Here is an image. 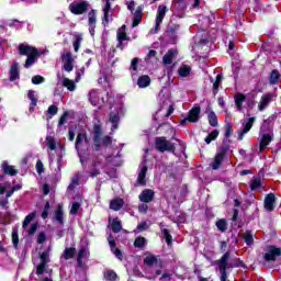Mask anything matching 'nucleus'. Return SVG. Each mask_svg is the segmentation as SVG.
I'll return each mask as SVG.
<instances>
[{
	"instance_id": "23",
	"label": "nucleus",
	"mask_w": 281,
	"mask_h": 281,
	"mask_svg": "<svg viewBox=\"0 0 281 281\" xmlns=\"http://www.w3.org/2000/svg\"><path fill=\"white\" fill-rule=\"evenodd\" d=\"M55 221H57L59 225H65V213L63 211V204H58L55 210Z\"/></svg>"
},
{
	"instance_id": "15",
	"label": "nucleus",
	"mask_w": 281,
	"mask_h": 281,
	"mask_svg": "<svg viewBox=\"0 0 281 281\" xmlns=\"http://www.w3.org/2000/svg\"><path fill=\"white\" fill-rule=\"evenodd\" d=\"M155 199V191L150 189H144L139 194V201L143 203H150Z\"/></svg>"
},
{
	"instance_id": "41",
	"label": "nucleus",
	"mask_w": 281,
	"mask_h": 281,
	"mask_svg": "<svg viewBox=\"0 0 281 281\" xmlns=\"http://www.w3.org/2000/svg\"><path fill=\"white\" fill-rule=\"evenodd\" d=\"M146 247V239L142 236H138L134 240V248L135 249H144Z\"/></svg>"
},
{
	"instance_id": "38",
	"label": "nucleus",
	"mask_w": 281,
	"mask_h": 281,
	"mask_svg": "<svg viewBox=\"0 0 281 281\" xmlns=\"http://www.w3.org/2000/svg\"><path fill=\"white\" fill-rule=\"evenodd\" d=\"M210 126L216 127L218 126V116L214 111H211L207 115Z\"/></svg>"
},
{
	"instance_id": "1",
	"label": "nucleus",
	"mask_w": 281,
	"mask_h": 281,
	"mask_svg": "<svg viewBox=\"0 0 281 281\" xmlns=\"http://www.w3.org/2000/svg\"><path fill=\"white\" fill-rule=\"evenodd\" d=\"M104 135V130L101 124H94L92 130V150L94 153H100L102 148H109L113 144V137Z\"/></svg>"
},
{
	"instance_id": "4",
	"label": "nucleus",
	"mask_w": 281,
	"mask_h": 281,
	"mask_svg": "<svg viewBox=\"0 0 281 281\" xmlns=\"http://www.w3.org/2000/svg\"><path fill=\"white\" fill-rule=\"evenodd\" d=\"M155 148L158 153H172L177 150V146L173 143L166 139L165 136H158L155 138Z\"/></svg>"
},
{
	"instance_id": "37",
	"label": "nucleus",
	"mask_w": 281,
	"mask_h": 281,
	"mask_svg": "<svg viewBox=\"0 0 281 281\" xmlns=\"http://www.w3.org/2000/svg\"><path fill=\"white\" fill-rule=\"evenodd\" d=\"M215 225H216L218 232H222V233L227 232V227H228L227 220H225V218L217 220Z\"/></svg>"
},
{
	"instance_id": "27",
	"label": "nucleus",
	"mask_w": 281,
	"mask_h": 281,
	"mask_svg": "<svg viewBox=\"0 0 281 281\" xmlns=\"http://www.w3.org/2000/svg\"><path fill=\"white\" fill-rule=\"evenodd\" d=\"M146 172H148V166H143L136 180L138 186H146Z\"/></svg>"
},
{
	"instance_id": "58",
	"label": "nucleus",
	"mask_w": 281,
	"mask_h": 281,
	"mask_svg": "<svg viewBox=\"0 0 281 281\" xmlns=\"http://www.w3.org/2000/svg\"><path fill=\"white\" fill-rule=\"evenodd\" d=\"M112 254H114L115 258H117V260H124V254L122 252V250L120 248H114L113 250H111Z\"/></svg>"
},
{
	"instance_id": "14",
	"label": "nucleus",
	"mask_w": 281,
	"mask_h": 281,
	"mask_svg": "<svg viewBox=\"0 0 281 281\" xmlns=\"http://www.w3.org/2000/svg\"><path fill=\"white\" fill-rule=\"evenodd\" d=\"M188 122H191L192 124L199 122V117H201V108L194 106L192 108L188 113Z\"/></svg>"
},
{
	"instance_id": "54",
	"label": "nucleus",
	"mask_w": 281,
	"mask_h": 281,
	"mask_svg": "<svg viewBox=\"0 0 281 281\" xmlns=\"http://www.w3.org/2000/svg\"><path fill=\"white\" fill-rule=\"evenodd\" d=\"M236 267H241L243 269H245V262H243V260H240V258H236L233 260V265H231V268L234 269Z\"/></svg>"
},
{
	"instance_id": "34",
	"label": "nucleus",
	"mask_w": 281,
	"mask_h": 281,
	"mask_svg": "<svg viewBox=\"0 0 281 281\" xmlns=\"http://www.w3.org/2000/svg\"><path fill=\"white\" fill-rule=\"evenodd\" d=\"M262 188V179L260 177H254L250 181V190L256 191Z\"/></svg>"
},
{
	"instance_id": "7",
	"label": "nucleus",
	"mask_w": 281,
	"mask_h": 281,
	"mask_svg": "<svg viewBox=\"0 0 281 281\" xmlns=\"http://www.w3.org/2000/svg\"><path fill=\"white\" fill-rule=\"evenodd\" d=\"M281 256V248L276 245H270L267 247V252L263 254V259L266 262H276Z\"/></svg>"
},
{
	"instance_id": "12",
	"label": "nucleus",
	"mask_w": 281,
	"mask_h": 281,
	"mask_svg": "<svg viewBox=\"0 0 281 281\" xmlns=\"http://www.w3.org/2000/svg\"><path fill=\"white\" fill-rule=\"evenodd\" d=\"M181 31V24H177L175 21H170L166 29V34L172 41H177V36Z\"/></svg>"
},
{
	"instance_id": "63",
	"label": "nucleus",
	"mask_w": 281,
	"mask_h": 281,
	"mask_svg": "<svg viewBox=\"0 0 281 281\" xmlns=\"http://www.w3.org/2000/svg\"><path fill=\"white\" fill-rule=\"evenodd\" d=\"M64 69L65 71H67L68 74L70 71H74V61H65L64 63Z\"/></svg>"
},
{
	"instance_id": "31",
	"label": "nucleus",
	"mask_w": 281,
	"mask_h": 281,
	"mask_svg": "<svg viewBox=\"0 0 281 281\" xmlns=\"http://www.w3.org/2000/svg\"><path fill=\"white\" fill-rule=\"evenodd\" d=\"M76 256V248L75 247H66L63 252L64 260H71Z\"/></svg>"
},
{
	"instance_id": "9",
	"label": "nucleus",
	"mask_w": 281,
	"mask_h": 281,
	"mask_svg": "<svg viewBox=\"0 0 281 281\" xmlns=\"http://www.w3.org/2000/svg\"><path fill=\"white\" fill-rule=\"evenodd\" d=\"M88 25L90 35L95 36V25H98V11L95 9H91L88 13Z\"/></svg>"
},
{
	"instance_id": "60",
	"label": "nucleus",
	"mask_w": 281,
	"mask_h": 281,
	"mask_svg": "<svg viewBox=\"0 0 281 281\" xmlns=\"http://www.w3.org/2000/svg\"><path fill=\"white\" fill-rule=\"evenodd\" d=\"M82 43V36L78 35L76 37V41L72 43L75 52H78L80 49V44Z\"/></svg>"
},
{
	"instance_id": "46",
	"label": "nucleus",
	"mask_w": 281,
	"mask_h": 281,
	"mask_svg": "<svg viewBox=\"0 0 281 281\" xmlns=\"http://www.w3.org/2000/svg\"><path fill=\"white\" fill-rule=\"evenodd\" d=\"M143 262L146 267H153V265H156L157 262V257L155 255H149L143 260Z\"/></svg>"
},
{
	"instance_id": "52",
	"label": "nucleus",
	"mask_w": 281,
	"mask_h": 281,
	"mask_svg": "<svg viewBox=\"0 0 281 281\" xmlns=\"http://www.w3.org/2000/svg\"><path fill=\"white\" fill-rule=\"evenodd\" d=\"M12 243L14 249H19V232H16V229L12 231Z\"/></svg>"
},
{
	"instance_id": "56",
	"label": "nucleus",
	"mask_w": 281,
	"mask_h": 281,
	"mask_svg": "<svg viewBox=\"0 0 281 281\" xmlns=\"http://www.w3.org/2000/svg\"><path fill=\"white\" fill-rule=\"evenodd\" d=\"M108 243L110 245V249L111 251L113 249H116L117 248V244H115V237H113V234H110L109 237H108Z\"/></svg>"
},
{
	"instance_id": "3",
	"label": "nucleus",
	"mask_w": 281,
	"mask_h": 281,
	"mask_svg": "<svg viewBox=\"0 0 281 281\" xmlns=\"http://www.w3.org/2000/svg\"><path fill=\"white\" fill-rule=\"evenodd\" d=\"M227 153H229V144L223 140L222 145L220 146L218 153L213 158V164L210 165L212 170H218V168L223 166V161H225Z\"/></svg>"
},
{
	"instance_id": "10",
	"label": "nucleus",
	"mask_w": 281,
	"mask_h": 281,
	"mask_svg": "<svg viewBox=\"0 0 281 281\" xmlns=\"http://www.w3.org/2000/svg\"><path fill=\"white\" fill-rule=\"evenodd\" d=\"M166 12H168V7L166 5H159L157 13H156V25L154 34H157L159 32V27L164 23V19H166Z\"/></svg>"
},
{
	"instance_id": "17",
	"label": "nucleus",
	"mask_w": 281,
	"mask_h": 281,
	"mask_svg": "<svg viewBox=\"0 0 281 281\" xmlns=\"http://www.w3.org/2000/svg\"><path fill=\"white\" fill-rule=\"evenodd\" d=\"M265 207L268 212H273L276 207V194L269 193L265 198Z\"/></svg>"
},
{
	"instance_id": "36",
	"label": "nucleus",
	"mask_w": 281,
	"mask_h": 281,
	"mask_svg": "<svg viewBox=\"0 0 281 281\" xmlns=\"http://www.w3.org/2000/svg\"><path fill=\"white\" fill-rule=\"evenodd\" d=\"M192 71V68L188 65H182L179 70L178 74L180 76V78H188V76H190Z\"/></svg>"
},
{
	"instance_id": "50",
	"label": "nucleus",
	"mask_w": 281,
	"mask_h": 281,
	"mask_svg": "<svg viewBox=\"0 0 281 281\" xmlns=\"http://www.w3.org/2000/svg\"><path fill=\"white\" fill-rule=\"evenodd\" d=\"M231 135H234V127L232 126V123H227L225 125V134H224V137L226 139H229V136Z\"/></svg>"
},
{
	"instance_id": "6",
	"label": "nucleus",
	"mask_w": 281,
	"mask_h": 281,
	"mask_svg": "<svg viewBox=\"0 0 281 281\" xmlns=\"http://www.w3.org/2000/svg\"><path fill=\"white\" fill-rule=\"evenodd\" d=\"M38 258H40V265H37L35 273L36 276H43V273H45V269H47V265L52 262V260L49 259V249H46L43 252H40Z\"/></svg>"
},
{
	"instance_id": "49",
	"label": "nucleus",
	"mask_w": 281,
	"mask_h": 281,
	"mask_svg": "<svg viewBox=\"0 0 281 281\" xmlns=\"http://www.w3.org/2000/svg\"><path fill=\"white\" fill-rule=\"evenodd\" d=\"M153 58H157V50L155 49H150L148 52V54L145 57V63L149 65L150 63H153Z\"/></svg>"
},
{
	"instance_id": "11",
	"label": "nucleus",
	"mask_w": 281,
	"mask_h": 281,
	"mask_svg": "<svg viewBox=\"0 0 281 281\" xmlns=\"http://www.w3.org/2000/svg\"><path fill=\"white\" fill-rule=\"evenodd\" d=\"M254 122H256V117L251 116L247 120L246 123H244V128L237 130L238 142H243V139H245V135H247V133L254 128Z\"/></svg>"
},
{
	"instance_id": "24",
	"label": "nucleus",
	"mask_w": 281,
	"mask_h": 281,
	"mask_svg": "<svg viewBox=\"0 0 281 281\" xmlns=\"http://www.w3.org/2000/svg\"><path fill=\"white\" fill-rule=\"evenodd\" d=\"M103 280L105 281H117L120 280V277L117 276V272L113 269H106L103 271Z\"/></svg>"
},
{
	"instance_id": "39",
	"label": "nucleus",
	"mask_w": 281,
	"mask_h": 281,
	"mask_svg": "<svg viewBox=\"0 0 281 281\" xmlns=\"http://www.w3.org/2000/svg\"><path fill=\"white\" fill-rule=\"evenodd\" d=\"M112 232L114 234H120V232H122V222H120V218L117 217L112 220Z\"/></svg>"
},
{
	"instance_id": "42",
	"label": "nucleus",
	"mask_w": 281,
	"mask_h": 281,
	"mask_svg": "<svg viewBox=\"0 0 281 281\" xmlns=\"http://www.w3.org/2000/svg\"><path fill=\"white\" fill-rule=\"evenodd\" d=\"M243 238L247 247H251V245H254V235L251 234V231H246Z\"/></svg>"
},
{
	"instance_id": "64",
	"label": "nucleus",
	"mask_w": 281,
	"mask_h": 281,
	"mask_svg": "<svg viewBox=\"0 0 281 281\" xmlns=\"http://www.w3.org/2000/svg\"><path fill=\"white\" fill-rule=\"evenodd\" d=\"M80 180L78 178H72L71 183L68 186V190H76V186H79Z\"/></svg>"
},
{
	"instance_id": "57",
	"label": "nucleus",
	"mask_w": 281,
	"mask_h": 281,
	"mask_svg": "<svg viewBox=\"0 0 281 281\" xmlns=\"http://www.w3.org/2000/svg\"><path fill=\"white\" fill-rule=\"evenodd\" d=\"M49 201L46 202V204L44 205V210L42 212V218L43 221H45L47 218V216H49Z\"/></svg>"
},
{
	"instance_id": "13",
	"label": "nucleus",
	"mask_w": 281,
	"mask_h": 281,
	"mask_svg": "<svg viewBox=\"0 0 281 281\" xmlns=\"http://www.w3.org/2000/svg\"><path fill=\"white\" fill-rule=\"evenodd\" d=\"M109 12H111V16H113V12H115V9L111 8V0H105V4L103 7V19H102V25H104V27L109 25Z\"/></svg>"
},
{
	"instance_id": "28",
	"label": "nucleus",
	"mask_w": 281,
	"mask_h": 281,
	"mask_svg": "<svg viewBox=\"0 0 281 281\" xmlns=\"http://www.w3.org/2000/svg\"><path fill=\"white\" fill-rule=\"evenodd\" d=\"M175 56H177V50L169 49L162 57L164 65H172Z\"/></svg>"
},
{
	"instance_id": "19",
	"label": "nucleus",
	"mask_w": 281,
	"mask_h": 281,
	"mask_svg": "<svg viewBox=\"0 0 281 281\" xmlns=\"http://www.w3.org/2000/svg\"><path fill=\"white\" fill-rule=\"evenodd\" d=\"M273 99V95L271 93H266L261 97L259 105H258V111H265L267 106H269V102Z\"/></svg>"
},
{
	"instance_id": "2",
	"label": "nucleus",
	"mask_w": 281,
	"mask_h": 281,
	"mask_svg": "<svg viewBox=\"0 0 281 281\" xmlns=\"http://www.w3.org/2000/svg\"><path fill=\"white\" fill-rule=\"evenodd\" d=\"M18 49H19L20 56H27L24 64L25 69H30V67H32V65L36 63V57L41 56V52H38V49L34 46H30V45L25 46L24 44H20L18 46Z\"/></svg>"
},
{
	"instance_id": "35",
	"label": "nucleus",
	"mask_w": 281,
	"mask_h": 281,
	"mask_svg": "<svg viewBox=\"0 0 281 281\" xmlns=\"http://www.w3.org/2000/svg\"><path fill=\"white\" fill-rule=\"evenodd\" d=\"M223 82V75H217L215 77V81L213 82V95L216 98L218 94V89L221 88V83Z\"/></svg>"
},
{
	"instance_id": "25",
	"label": "nucleus",
	"mask_w": 281,
	"mask_h": 281,
	"mask_svg": "<svg viewBox=\"0 0 281 281\" xmlns=\"http://www.w3.org/2000/svg\"><path fill=\"white\" fill-rule=\"evenodd\" d=\"M136 85L139 87V89H146V87H150V76L143 75L138 77Z\"/></svg>"
},
{
	"instance_id": "61",
	"label": "nucleus",
	"mask_w": 281,
	"mask_h": 281,
	"mask_svg": "<svg viewBox=\"0 0 281 281\" xmlns=\"http://www.w3.org/2000/svg\"><path fill=\"white\" fill-rule=\"evenodd\" d=\"M37 229H38V222L31 224V227L29 229V236H34Z\"/></svg>"
},
{
	"instance_id": "33",
	"label": "nucleus",
	"mask_w": 281,
	"mask_h": 281,
	"mask_svg": "<svg viewBox=\"0 0 281 281\" xmlns=\"http://www.w3.org/2000/svg\"><path fill=\"white\" fill-rule=\"evenodd\" d=\"M63 87H65L68 91H76V82L67 77H64L61 81Z\"/></svg>"
},
{
	"instance_id": "18",
	"label": "nucleus",
	"mask_w": 281,
	"mask_h": 281,
	"mask_svg": "<svg viewBox=\"0 0 281 281\" xmlns=\"http://www.w3.org/2000/svg\"><path fill=\"white\" fill-rule=\"evenodd\" d=\"M109 120L112 124L111 131L117 130V126L120 125V112L111 111L109 115Z\"/></svg>"
},
{
	"instance_id": "32",
	"label": "nucleus",
	"mask_w": 281,
	"mask_h": 281,
	"mask_svg": "<svg viewBox=\"0 0 281 281\" xmlns=\"http://www.w3.org/2000/svg\"><path fill=\"white\" fill-rule=\"evenodd\" d=\"M85 258H87V247L82 246L77 254L78 267H82V260H85Z\"/></svg>"
},
{
	"instance_id": "43",
	"label": "nucleus",
	"mask_w": 281,
	"mask_h": 281,
	"mask_svg": "<svg viewBox=\"0 0 281 281\" xmlns=\"http://www.w3.org/2000/svg\"><path fill=\"white\" fill-rule=\"evenodd\" d=\"M280 82V71L273 69L270 74V85H278Z\"/></svg>"
},
{
	"instance_id": "5",
	"label": "nucleus",
	"mask_w": 281,
	"mask_h": 281,
	"mask_svg": "<svg viewBox=\"0 0 281 281\" xmlns=\"http://www.w3.org/2000/svg\"><path fill=\"white\" fill-rule=\"evenodd\" d=\"M231 256L232 254L229 251H226L223 254L221 259L216 261L221 274V281H227V270L229 269L228 260Z\"/></svg>"
},
{
	"instance_id": "59",
	"label": "nucleus",
	"mask_w": 281,
	"mask_h": 281,
	"mask_svg": "<svg viewBox=\"0 0 281 281\" xmlns=\"http://www.w3.org/2000/svg\"><path fill=\"white\" fill-rule=\"evenodd\" d=\"M80 212V203L74 202L70 209V214L76 215Z\"/></svg>"
},
{
	"instance_id": "16",
	"label": "nucleus",
	"mask_w": 281,
	"mask_h": 281,
	"mask_svg": "<svg viewBox=\"0 0 281 281\" xmlns=\"http://www.w3.org/2000/svg\"><path fill=\"white\" fill-rule=\"evenodd\" d=\"M19 78H21L19 72V63H13L9 70V80L10 82H14L15 80H19Z\"/></svg>"
},
{
	"instance_id": "40",
	"label": "nucleus",
	"mask_w": 281,
	"mask_h": 281,
	"mask_svg": "<svg viewBox=\"0 0 281 281\" xmlns=\"http://www.w3.org/2000/svg\"><path fill=\"white\" fill-rule=\"evenodd\" d=\"M87 139V133H79L76 138L75 148L76 150H80V146H82V142Z\"/></svg>"
},
{
	"instance_id": "30",
	"label": "nucleus",
	"mask_w": 281,
	"mask_h": 281,
	"mask_svg": "<svg viewBox=\"0 0 281 281\" xmlns=\"http://www.w3.org/2000/svg\"><path fill=\"white\" fill-rule=\"evenodd\" d=\"M117 157H121L120 154H117V156H108L105 158L106 164H111L112 166H114L115 168H120V166H122V159L117 160Z\"/></svg>"
},
{
	"instance_id": "51",
	"label": "nucleus",
	"mask_w": 281,
	"mask_h": 281,
	"mask_svg": "<svg viewBox=\"0 0 281 281\" xmlns=\"http://www.w3.org/2000/svg\"><path fill=\"white\" fill-rule=\"evenodd\" d=\"M46 144H47V147H48L50 150H56V140L54 139V137L47 136V137H46Z\"/></svg>"
},
{
	"instance_id": "20",
	"label": "nucleus",
	"mask_w": 281,
	"mask_h": 281,
	"mask_svg": "<svg viewBox=\"0 0 281 281\" xmlns=\"http://www.w3.org/2000/svg\"><path fill=\"white\" fill-rule=\"evenodd\" d=\"M271 142H273V137L271 136V134H263L259 142V151L262 153V150H265V148H267V146H269Z\"/></svg>"
},
{
	"instance_id": "48",
	"label": "nucleus",
	"mask_w": 281,
	"mask_h": 281,
	"mask_svg": "<svg viewBox=\"0 0 281 281\" xmlns=\"http://www.w3.org/2000/svg\"><path fill=\"white\" fill-rule=\"evenodd\" d=\"M89 102H90V104H92L93 106H95V104H98V91L91 90V91L89 92Z\"/></svg>"
},
{
	"instance_id": "53",
	"label": "nucleus",
	"mask_w": 281,
	"mask_h": 281,
	"mask_svg": "<svg viewBox=\"0 0 281 281\" xmlns=\"http://www.w3.org/2000/svg\"><path fill=\"white\" fill-rule=\"evenodd\" d=\"M48 119L52 120L54 115L58 113V106L57 105H50L47 110Z\"/></svg>"
},
{
	"instance_id": "26",
	"label": "nucleus",
	"mask_w": 281,
	"mask_h": 281,
	"mask_svg": "<svg viewBox=\"0 0 281 281\" xmlns=\"http://www.w3.org/2000/svg\"><path fill=\"white\" fill-rule=\"evenodd\" d=\"M124 207V200L122 198H116L110 202V210L114 212H120Z\"/></svg>"
},
{
	"instance_id": "21",
	"label": "nucleus",
	"mask_w": 281,
	"mask_h": 281,
	"mask_svg": "<svg viewBox=\"0 0 281 281\" xmlns=\"http://www.w3.org/2000/svg\"><path fill=\"white\" fill-rule=\"evenodd\" d=\"M4 175H9V177H16L19 175V170L14 169L13 166L8 165V161H3L1 165Z\"/></svg>"
},
{
	"instance_id": "55",
	"label": "nucleus",
	"mask_w": 281,
	"mask_h": 281,
	"mask_svg": "<svg viewBox=\"0 0 281 281\" xmlns=\"http://www.w3.org/2000/svg\"><path fill=\"white\" fill-rule=\"evenodd\" d=\"M43 82H45V77H43L41 75H36L32 78L33 85H43Z\"/></svg>"
},
{
	"instance_id": "22",
	"label": "nucleus",
	"mask_w": 281,
	"mask_h": 281,
	"mask_svg": "<svg viewBox=\"0 0 281 281\" xmlns=\"http://www.w3.org/2000/svg\"><path fill=\"white\" fill-rule=\"evenodd\" d=\"M35 93L36 91L34 90H29L27 92V98L29 100H31V103L29 106L30 113H34V108L36 106V104H38V98H36Z\"/></svg>"
},
{
	"instance_id": "44",
	"label": "nucleus",
	"mask_w": 281,
	"mask_h": 281,
	"mask_svg": "<svg viewBox=\"0 0 281 281\" xmlns=\"http://www.w3.org/2000/svg\"><path fill=\"white\" fill-rule=\"evenodd\" d=\"M161 234L166 239L168 247H170L172 245V235L170 234V231L168 228H162Z\"/></svg>"
},
{
	"instance_id": "47",
	"label": "nucleus",
	"mask_w": 281,
	"mask_h": 281,
	"mask_svg": "<svg viewBox=\"0 0 281 281\" xmlns=\"http://www.w3.org/2000/svg\"><path fill=\"white\" fill-rule=\"evenodd\" d=\"M36 218V213H30L25 216L24 221L22 222V227L25 229L27 225H30L31 221H34Z\"/></svg>"
},
{
	"instance_id": "45",
	"label": "nucleus",
	"mask_w": 281,
	"mask_h": 281,
	"mask_svg": "<svg viewBox=\"0 0 281 281\" xmlns=\"http://www.w3.org/2000/svg\"><path fill=\"white\" fill-rule=\"evenodd\" d=\"M218 130H213L205 138L204 142L205 144H212L216 137H218Z\"/></svg>"
},
{
	"instance_id": "29",
	"label": "nucleus",
	"mask_w": 281,
	"mask_h": 281,
	"mask_svg": "<svg viewBox=\"0 0 281 281\" xmlns=\"http://www.w3.org/2000/svg\"><path fill=\"white\" fill-rule=\"evenodd\" d=\"M247 101V95L243 93L235 94V104L237 106V111H243V103Z\"/></svg>"
},
{
	"instance_id": "62",
	"label": "nucleus",
	"mask_w": 281,
	"mask_h": 281,
	"mask_svg": "<svg viewBox=\"0 0 281 281\" xmlns=\"http://www.w3.org/2000/svg\"><path fill=\"white\" fill-rule=\"evenodd\" d=\"M116 36L119 43H124V41H128V35H126V32H117Z\"/></svg>"
},
{
	"instance_id": "8",
	"label": "nucleus",
	"mask_w": 281,
	"mask_h": 281,
	"mask_svg": "<svg viewBox=\"0 0 281 281\" xmlns=\"http://www.w3.org/2000/svg\"><path fill=\"white\" fill-rule=\"evenodd\" d=\"M71 14L80 15L89 11V3L87 1L71 2L69 4Z\"/></svg>"
}]
</instances>
